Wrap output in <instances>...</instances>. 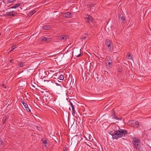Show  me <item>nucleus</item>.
Returning a JSON list of instances; mask_svg holds the SVG:
<instances>
[{
    "mask_svg": "<svg viewBox=\"0 0 151 151\" xmlns=\"http://www.w3.org/2000/svg\"><path fill=\"white\" fill-rule=\"evenodd\" d=\"M127 132V131L126 130L119 129L118 130L115 131L111 135L113 139H117L119 138L124 136Z\"/></svg>",
    "mask_w": 151,
    "mask_h": 151,
    "instance_id": "obj_1",
    "label": "nucleus"
},
{
    "mask_svg": "<svg viewBox=\"0 0 151 151\" xmlns=\"http://www.w3.org/2000/svg\"><path fill=\"white\" fill-rule=\"evenodd\" d=\"M72 53L73 55L76 57H79L83 55V53H81V49L77 48L74 50Z\"/></svg>",
    "mask_w": 151,
    "mask_h": 151,
    "instance_id": "obj_2",
    "label": "nucleus"
},
{
    "mask_svg": "<svg viewBox=\"0 0 151 151\" xmlns=\"http://www.w3.org/2000/svg\"><path fill=\"white\" fill-rule=\"evenodd\" d=\"M128 124L131 126L134 127H137L139 125V123L136 120H129L128 122Z\"/></svg>",
    "mask_w": 151,
    "mask_h": 151,
    "instance_id": "obj_3",
    "label": "nucleus"
},
{
    "mask_svg": "<svg viewBox=\"0 0 151 151\" xmlns=\"http://www.w3.org/2000/svg\"><path fill=\"white\" fill-rule=\"evenodd\" d=\"M105 43L108 47L109 51H111L113 49V45L111 41L108 39H106Z\"/></svg>",
    "mask_w": 151,
    "mask_h": 151,
    "instance_id": "obj_4",
    "label": "nucleus"
},
{
    "mask_svg": "<svg viewBox=\"0 0 151 151\" xmlns=\"http://www.w3.org/2000/svg\"><path fill=\"white\" fill-rule=\"evenodd\" d=\"M140 140L139 139H136L134 140L133 141V144L134 145V147L136 149L140 146L139 144L140 143Z\"/></svg>",
    "mask_w": 151,
    "mask_h": 151,
    "instance_id": "obj_5",
    "label": "nucleus"
},
{
    "mask_svg": "<svg viewBox=\"0 0 151 151\" xmlns=\"http://www.w3.org/2000/svg\"><path fill=\"white\" fill-rule=\"evenodd\" d=\"M112 118L116 119L117 120H122V118H119L118 117L116 116V115L115 114V111L113 109L112 111Z\"/></svg>",
    "mask_w": 151,
    "mask_h": 151,
    "instance_id": "obj_6",
    "label": "nucleus"
},
{
    "mask_svg": "<svg viewBox=\"0 0 151 151\" xmlns=\"http://www.w3.org/2000/svg\"><path fill=\"white\" fill-rule=\"evenodd\" d=\"M86 18L87 19L86 21L87 22L91 23L92 22L93 18L91 16L88 14L86 16Z\"/></svg>",
    "mask_w": 151,
    "mask_h": 151,
    "instance_id": "obj_7",
    "label": "nucleus"
},
{
    "mask_svg": "<svg viewBox=\"0 0 151 151\" xmlns=\"http://www.w3.org/2000/svg\"><path fill=\"white\" fill-rule=\"evenodd\" d=\"M45 83L47 86H50L52 85L53 82L52 80H45Z\"/></svg>",
    "mask_w": 151,
    "mask_h": 151,
    "instance_id": "obj_8",
    "label": "nucleus"
},
{
    "mask_svg": "<svg viewBox=\"0 0 151 151\" xmlns=\"http://www.w3.org/2000/svg\"><path fill=\"white\" fill-rule=\"evenodd\" d=\"M60 39L61 40L65 41L69 38L67 35H61L59 37Z\"/></svg>",
    "mask_w": 151,
    "mask_h": 151,
    "instance_id": "obj_9",
    "label": "nucleus"
},
{
    "mask_svg": "<svg viewBox=\"0 0 151 151\" xmlns=\"http://www.w3.org/2000/svg\"><path fill=\"white\" fill-rule=\"evenodd\" d=\"M137 150H138L139 151H145V148L143 145L142 146L140 145L137 148Z\"/></svg>",
    "mask_w": 151,
    "mask_h": 151,
    "instance_id": "obj_10",
    "label": "nucleus"
},
{
    "mask_svg": "<svg viewBox=\"0 0 151 151\" xmlns=\"http://www.w3.org/2000/svg\"><path fill=\"white\" fill-rule=\"evenodd\" d=\"M80 135L78 136L77 135H76V136H74L73 137L72 139H71V140L72 141L74 140H76V141L77 142H78L79 141V138L80 137Z\"/></svg>",
    "mask_w": 151,
    "mask_h": 151,
    "instance_id": "obj_11",
    "label": "nucleus"
},
{
    "mask_svg": "<svg viewBox=\"0 0 151 151\" xmlns=\"http://www.w3.org/2000/svg\"><path fill=\"white\" fill-rule=\"evenodd\" d=\"M71 13H70V12H67L66 13H65L64 14V16L67 18H70L72 17V15H71Z\"/></svg>",
    "mask_w": 151,
    "mask_h": 151,
    "instance_id": "obj_12",
    "label": "nucleus"
},
{
    "mask_svg": "<svg viewBox=\"0 0 151 151\" xmlns=\"http://www.w3.org/2000/svg\"><path fill=\"white\" fill-rule=\"evenodd\" d=\"M106 67L107 68H110L111 67H112V63H111V62H107L106 63Z\"/></svg>",
    "mask_w": 151,
    "mask_h": 151,
    "instance_id": "obj_13",
    "label": "nucleus"
},
{
    "mask_svg": "<svg viewBox=\"0 0 151 151\" xmlns=\"http://www.w3.org/2000/svg\"><path fill=\"white\" fill-rule=\"evenodd\" d=\"M70 103V105L71 106V107L72 108V114L73 115H74V114H75V108L74 107V106L73 105V104H72V103L70 102L69 101Z\"/></svg>",
    "mask_w": 151,
    "mask_h": 151,
    "instance_id": "obj_14",
    "label": "nucleus"
},
{
    "mask_svg": "<svg viewBox=\"0 0 151 151\" xmlns=\"http://www.w3.org/2000/svg\"><path fill=\"white\" fill-rule=\"evenodd\" d=\"M26 104V105H24V108H25L26 110L28 112H31L32 114V113L31 112V110L29 109V108L28 107V105L27 103Z\"/></svg>",
    "mask_w": 151,
    "mask_h": 151,
    "instance_id": "obj_15",
    "label": "nucleus"
},
{
    "mask_svg": "<svg viewBox=\"0 0 151 151\" xmlns=\"http://www.w3.org/2000/svg\"><path fill=\"white\" fill-rule=\"evenodd\" d=\"M119 20L122 22L124 20V17L122 15H119Z\"/></svg>",
    "mask_w": 151,
    "mask_h": 151,
    "instance_id": "obj_16",
    "label": "nucleus"
},
{
    "mask_svg": "<svg viewBox=\"0 0 151 151\" xmlns=\"http://www.w3.org/2000/svg\"><path fill=\"white\" fill-rule=\"evenodd\" d=\"M20 6V4L19 3L16 4H14L13 6L11 7L10 8H16L17 7H19ZM8 9H9L10 8H8Z\"/></svg>",
    "mask_w": 151,
    "mask_h": 151,
    "instance_id": "obj_17",
    "label": "nucleus"
},
{
    "mask_svg": "<svg viewBox=\"0 0 151 151\" xmlns=\"http://www.w3.org/2000/svg\"><path fill=\"white\" fill-rule=\"evenodd\" d=\"M50 28V26L48 25H45L42 28L45 30H48Z\"/></svg>",
    "mask_w": 151,
    "mask_h": 151,
    "instance_id": "obj_18",
    "label": "nucleus"
},
{
    "mask_svg": "<svg viewBox=\"0 0 151 151\" xmlns=\"http://www.w3.org/2000/svg\"><path fill=\"white\" fill-rule=\"evenodd\" d=\"M6 15L7 16H14L15 15L14 14H12L11 12H7L6 14Z\"/></svg>",
    "mask_w": 151,
    "mask_h": 151,
    "instance_id": "obj_19",
    "label": "nucleus"
},
{
    "mask_svg": "<svg viewBox=\"0 0 151 151\" xmlns=\"http://www.w3.org/2000/svg\"><path fill=\"white\" fill-rule=\"evenodd\" d=\"M52 39L51 38L45 37V42H49L51 41Z\"/></svg>",
    "mask_w": 151,
    "mask_h": 151,
    "instance_id": "obj_20",
    "label": "nucleus"
},
{
    "mask_svg": "<svg viewBox=\"0 0 151 151\" xmlns=\"http://www.w3.org/2000/svg\"><path fill=\"white\" fill-rule=\"evenodd\" d=\"M64 78V77L62 75H61L59 76V77L58 78V79L59 80L63 81Z\"/></svg>",
    "mask_w": 151,
    "mask_h": 151,
    "instance_id": "obj_21",
    "label": "nucleus"
},
{
    "mask_svg": "<svg viewBox=\"0 0 151 151\" xmlns=\"http://www.w3.org/2000/svg\"><path fill=\"white\" fill-rule=\"evenodd\" d=\"M52 137V138L54 139L56 142V140L58 139L56 136L52 135V137Z\"/></svg>",
    "mask_w": 151,
    "mask_h": 151,
    "instance_id": "obj_22",
    "label": "nucleus"
},
{
    "mask_svg": "<svg viewBox=\"0 0 151 151\" xmlns=\"http://www.w3.org/2000/svg\"><path fill=\"white\" fill-rule=\"evenodd\" d=\"M73 45V44L72 43H70L67 46V48H71Z\"/></svg>",
    "mask_w": 151,
    "mask_h": 151,
    "instance_id": "obj_23",
    "label": "nucleus"
},
{
    "mask_svg": "<svg viewBox=\"0 0 151 151\" xmlns=\"http://www.w3.org/2000/svg\"><path fill=\"white\" fill-rule=\"evenodd\" d=\"M151 11V10L150 9H147L145 11V16L146 15L147 16L148 15V13Z\"/></svg>",
    "mask_w": 151,
    "mask_h": 151,
    "instance_id": "obj_24",
    "label": "nucleus"
},
{
    "mask_svg": "<svg viewBox=\"0 0 151 151\" xmlns=\"http://www.w3.org/2000/svg\"><path fill=\"white\" fill-rule=\"evenodd\" d=\"M36 12V11L35 10H34L33 11H31L29 13V15L30 16H32Z\"/></svg>",
    "mask_w": 151,
    "mask_h": 151,
    "instance_id": "obj_25",
    "label": "nucleus"
},
{
    "mask_svg": "<svg viewBox=\"0 0 151 151\" xmlns=\"http://www.w3.org/2000/svg\"><path fill=\"white\" fill-rule=\"evenodd\" d=\"M107 62H111V63H112V59L111 58V57H109V59L107 60Z\"/></svg>",
    "mask_w": 151,
    "mask_h": 151,
    "instance_id": "obj_26",
    "label": "nucleus"
},
{
    "mask_svg": "<svg viewBox=\"0 0 151 151\" xmlns=\"http://www.w3.org/2000/svg\"><path fill=\"white\" fill-rule=\"evenodd\" d=\"M19 65L21 67H23L24 65L22 62H20Z\"/></svg>",
    "mask_w": 151,
    "mask_h": 151,
    "instance_id": "obj_27",
    "label": "nucleus"
},
{
    "mask_svg": "<svg viewBox=\"0 0 151 151\" xmlns=\"http://www.w3.org/2000/svg\"><path fill=\"white\" fill-rule=\"evenodd\" d=\"M40 39L41 41H45V37H42L40 38Z\"/></svg>",
    "mask_w": 151,
    "mask_h": 151,
    "instance_id": "obj_28",
    "label": "nucleus"
},
{
    "mask_svg": "<svg viewBox=\"0 0 151 151\" xmlns=\"http://www.w3.org/2000/svg\"><path fill=\"white\" fill-rule=\"evenodd\" d=\"M48 73V74H47V76H49V77H51V75L50 74L49 71H47L46 72V75H47V74Z\"/></svg>",
    "mask_w": 151,
    "mask_h": 151,
    "instance_id": "obj_29",
    "label": "nucleus"
},
{
    "mask_svg": "<svg viewBox=\"0 0 151 151\" xmlns=\"http://www.w3.org/2000/svg\"><path fill=\"white\" fill-rule=\"evenodd\" d=\"M14 1H13V0H8L7 1V3H11L13 2Z\"/></svg>",
    "mask_w": 151,
    "mask_h": 151,
    "instance_id": "obj_30",
    "label": "nucleus"
},
{
    "mask_svg": "<svg viewBox=\"0 0 151 151\" xmlns=\"http://www.w3.org/2000/svg\"><path fill=\"white\" fill-rule=\"evenodd\" d=\"M16 46H12V48H11V50H10V52H11V51H12L15 48H16V47H15Z\"/></svg>",
    "mask_w": 151,
    "mask_h": 151,
    "instance_id": "obj_31",
    "label": "nucleus"
},
{
    "mask_svg": "<svg viewBox=\"0 0 151 151\" xmlns=\"http://www.w3.org/2000/svg\"><path fill=\"white\" fill-rule=\"evenodd\" d=\"M21 102L22 103V104H23V105L24 106V105H25L26 103L24 102V101L23 100H22V101H21Z\"/></svg>",
    "mask_w": 151,
    "mask_h": 151,
    "instance_id": "obj_32",
    "label": "nucleus"
},
{
    "mask_svg": "<svg viewBox=\"0 0 151 151\" xmlns=\"http://www.w3.org/2000/svg\"><path fill=\"white\" fill-rule=\"evenodd\" d=\"M47 141L46 140H44L43 142V143L44 144H47Z\"/></svg>",
    "mask_w": 151,
    "mask_h": 151,
    "instance_id": "obj_33",
    "label": "nucleus"
},
{
    "mask_svg": "<svg viewBox=\"0 0 151 151\" xmlns=\"http://www.w3.org/2000/svg\"><path fill=\"white\" fill-rule=\"evenodd\" d=\"M64 151H67L68 150V149L66 147H65L63 148Z\"/></svg>",
    "mask_w": 151,
    "mask_h": 151,
    "instance_id": "obj_34",
    "label": "nucleus"
},
{
    "mask_svg": "<svg viewBox=\"0 0 151 151\" xmlns=\"http://www.w3.org/2000/svg\"><path fill=\"white\" fill-rule=\"evenodd\" d=\"M3 142L1 140H0V146H1L2 145V143Z\"/></svg>",
    "mask_w": 151,
    "mask_h": 151,
    "instance_id": "obj_35",
    "label": "nucleus"
},
{
    "mask_svg": "<svg viewBox=\"0 0 151 151\" xmlns=\"http://www.w3.org/2000/svg\"><path fill=\"white\" fill-rule=\"evenodd\" d=\"M86 38V37L85 36L81 38V39L83 40L85 39Z\"/></svg>",
    "mask_w": 151,
    "mask_h": 151,
    "instance_id": "obj_36",
    "label": "nucleus"
},
{
    "mask_svg": "<svg viewBox=\"0 0 151 151\" xmlns=\"http://www.w3.org/2000/svg\"><path fill=\"white\" fill-rule=\"evenodd\" d=\"M128 57L129 59H130L131 58V56L130 54L128 55Z\"/></svg>",
    "mask_w": 151,
    "mask_h": 151,
    "instance_id": "obj_37",
    "label": "nucleus"
},
{
    "mask_svg": "<svg viewBox=\"0 0 151 151\" xmlns=\"http://www.w3.org/2000/svg\"><path fill=\"white\" fill-rule=\"evenodd\" d=\"M10 62L11 63H13V60H10Z\"/></svg>",
    "mask_w": 151,
    "mask_h": 151,
    "instance_id": "obj_38",
    "label": "nucleus"
},
{
    "mask_svg": "<svg viewBox=\"0 0 151 151\" xmlns=\"http://www.w3.org/2000/svg\"><path fill=\"white\" fill-rule=\"evenodd\" d=\"M56 83V84H57V85H58V86H60V87H61V86L60 84H58V83Z\"/></svg>",
    "mask_w": 151,
    "mask_h": 151,
    "instance_id": "obj_39",
    "label": "nucleus"
},
{
    "mask_svg": "<svg viewBox=\"0 0 151 151\" xmlns=\"http://www.w3.org/2000/svg\"><path fill=\"white\" fill-rule=\"evenodd\" d=\"M11 12L12 14H13V13L14 12V11H12Z\"/></svg>",
    "mask_w": 151,
    "mask_h": 151,
    "instance_id": "obj_40",
    "label": "nucleus"
},
{
    "mask_svg": "<svg viewBox=\"0 0 151 151\" xmlns=\"http://www.w3.org/2000/svg\"><path fill=\"white\" fill-rule=\"evenodd\" d=\"M56 99H55L54 100L52 101H55V100H56Z\"/></svg>",
    "mask_w": 151,
    "mask_h": 151,
    "instance_id": "obj_41",
    "label": "nucleus"
},
{
    "mask_svg": "<svg viewBox=\"0 0 151 151\" xmlns=\"http://www.w3.org/2000/svg\"><path fill=\"white\" fill-rule=\"evenodd\" d=\"M58 82H61L60 81H59L58 80Z\"/></svg>",
    "mask_w": 151,
    "mask_h": 151,
    "instance_id": "obj_42",
    "label": "nucleus"
},
{
    "mask_svg": "<svg viewBox=\"0 0 151 151\" xmlns=\"http://www.w3.org/2000/svg\"><path fill=\"white\" fill-rule=\"evenodd\" d=\"M69 109L70 110H71L70 108H69Z\"/></svg>",
    "mask_w": 151,
    "mask_h": 151,
    "instance_id": "obj_43",
    "label": "nucleus"
},
{
    "mask_svg": "<svg viewBox=\"0 0 151 151\" xmlns=\"http://www.w3.org/2000/svg\"><path fill=\"white\" fill-rule=\"evenodd\" d=\"M97 79L99 78H98V77H97Z\"/></svg>",
    "mask_w": 151,
    "mask_h": 151,
    "instance_id": "obj_44",
    "label": "nucleus"
},
{
    "mask_svg": "<svg viewBox=\"0 0 151 151\" xmlns=\"http://www.w3.org/2000/svg\"><path fill=\"white\" fill-rule=\"evenodd\" d=\"M97 79L99 78H98V77H97Z\"/></svg>",
    "mask_w": 151,
    "mask_h": 151,
    "instance_id": "obj_45",
    "label": "nucleus"
},
{
    "mask_svg": "<svg viewBox=\"0 0 151 151\" xmlns=\"http://www.w3.org/2000/svg\"><path fill=\"white\" fill-rule=\"evenodd\" d=\"M49 71H50V72H51V71H51V70H49Z\"/></svg>",
    "mask_w": 151,
    "mask_h": 151,
    "instance_id": "obj_46",
    "label": "nucleus"
},
{
    "mask_svg": "<svg viewBox=\"0 0 151 151\" xmlns=\"http://www.w3.org/2000/svg\"><path fill=\"white\" fill-rule=\"evenodd\" d=\"M45 147H46V145H45Z\"/></svg>",
    "mask_w": 151,
    "mask_h": 151,
    "instance_id": "obj_47",
    "label": "nucleus"
},
{
    "mask_svg": "<svg viewBox=\"0 0 151 151\" xmlns=\"http://www.w3.org/2000/svg\"><path fill=\"white\" fill-rule=\"evenodd\" d=\"M16 0H13V1H15Z\"/></svg>",
    "mask_w": 151,
    "mask_h": 151,
    "instance_id": "obj_48",
    "label": "nucleus"
}]
</instances>
